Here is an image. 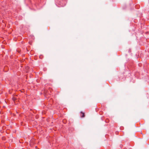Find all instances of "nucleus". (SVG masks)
I'll list each match as a JSON object with an SVG mask.
<instances>
[{"mask_svg": "<svg viewBox=\"0 0 149 149\" xmlns=\"http://www.w3.org/2000/svg\"><path fill=\"white\" fill-rule=\"evenodd\" d=\"M80 116L81 118H83L85 117V113H84L81 112H80Z\"/></svg>", "mask_w": 149, "mask_h": 149, "instance_id": "nucleus-1", "label": "nucleus"}, {"mask_svg": "<svg viewBox=\"0 0 149 149\" xmlns=\"http://www.w3.org/2000/svg\"><path fill=\"white\" fill-rule=\"evenodd\" d=\"M105 122L107 123H109V120L108 119H107L105 120Z\"/></svg>", "mask_w": 149, "mask_h": 149, "instance_id": "nucleus-2", "label": "nucleus"}, {"mask_svg": "<svg viewBox=\"0 0 149 149\" xmlns=\"http://www.w3.org/2000/svg\"><path fill=\"white\" fill-rule=\"evenodd\" d=\"M12 99L14 101H15L16 100V99L15 97H13L12 98Z\"/></svg>", "mask_w": 149, "mask_h": 149, "instance_id": "nucleus-3", "label": "nucleus"}, {"mask_svg": "<svg viewBox=\"0 0 149 149\" xmlns=\"http://www.w3.org/2000/svg\"><path fill=\"white\" fill-rule=\"evenodd\" d=\"M49 90L51 92V91L52 90V88H49Z\"/></svg>", "mask_w": 149, "mask_h": 149, "instance_id": "nucleus-4", "label": "nucleus"}]
</instances>
